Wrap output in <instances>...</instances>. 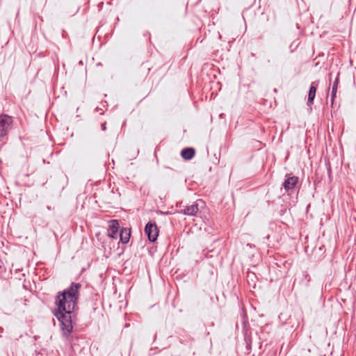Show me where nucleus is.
Wrapping results in <instances>:
<instances>
[{
  "label": "nucleus",
  "mask_w": 356,
  "mask_h": 356,
  "mask_svg": "<svg viewBox=\"0 0 356 356\" xmlns=\"http://www.w3.org/2000/svg\"><path fill=\"white\" fill-rule=\"evenodd\" d=\"M120 241L123 244L129 243L131 236V229L127 227H122L120 229Z\"/></svg>",
  "instance_id": "nucleus-7"
},
{
  "label": "nucleus",
  "mask_w": 356,
  "mask_h": 356,
  "mask_svg": "<svg viewBox=\"0 0 356 356\" xmlns=\"http://www.w3.org/2000/svg\"><path fill=\"white\" fill-rule=\"evenodd\" d=\"M195 149L192 147H186L181 150V155L186 160H190L195 156Z\"/></svg>",
  "instance_id": "nucleus-8"
},
{
  "label": "nucleus",
  "mask_w": 356,
  "mask_h": 356,
  "mask_svg": "<svg viewBox=\"0 0 356 356\" xmlns=\"http://www.w3.org/2000/svg\"><path fill=\"white\" fill-rule=\"evenodd\" d=\"M194 339L193 337L190 336L181 337L179 338V342L184 345L188 346L191 347L193 346V343Z\"/></svg>",
  "instance_id": "nucleus-10"
},
{
  "label": "nucleus",
  "mask_w": 356,
  "mask_h": 356,
  "mask_svg": "<svg viewBox=\"0 0 356 356\" xmlns=\"http://www.w3.org/2000/svg\"><path fill=\"white\" fill-rule=\"evenodd\" d=\"M108 229L107 235L108 237L116 239L118 237L120 229L119 222L117 220H111L108 222Z\"/></svg>",
  "instance_id": "nucleus-4"
},
{
  "label": "nucleus",
  "mask_w": 356,
  "mask_h": 356,
  "mask_svg": "<svg viewBox=\"0 0 356 356\" xmlns=\"http://www.w3.org/2000/svg\"><path fill=\"white\" fill-rule=\"evenodd\" d=\"M145 232L147 235L148 239L152 242H154L159 236L158 227L155 222H147L145 227Z\"/></svg>",
  "instance_id": "nucleus-3"
},
{
  "label": "nucleus",
  "mask_w": 356,
  "mask_h": 356,
  "mask_svg": "<svg viewBox=\"0 0 356 356\" xmlns=\"http://www.w3.org/2000/svg\"><path fill=\"white\" fill-rule=\"evenodd\" d=\"M47 209L48 210H52V209H54V208H52L51 206H47Z\"/></svg>",
  "instance_id": "nucleus-14"
},
{
  "label": "nucleus",
  "mask_w": 356,
  "mask_h": 356,
  "mask_svg": "<svg viewBox=\"0 0 356 356\" xmlns=\"http://www.w3.org/2000/svg\"><path fill=\"white\" fill-rule=\"evenodd\" d=\"M106 122H104L102 124V130L103 131H105L106 129Z\"/></svg>",
  "instance_id": "nucleus-13"
},
{
  "label": "nucleus",
  "mask_w": 356,
  "mask_h": 356,
  "mask_svg": "<svg viewBox=\"0 0 356 356\" xmlns=\"http://www.w3.org/2000/svg\"><path fill=\"white\" fill-rule=\"evenodd\" d=\"M246 348H247L248 349H250V344H247Z\"/></svg>",
  "instance_id": "nucleus-15"
},
{
  "label": "nucleus",
  "mask_w": 356,
  "mask_h": 356,
  "mask_svg": "<svg viewBox=\"0 0 356 356\" xmlns=\"http://www.w3.org/2000/svg\"><path fill=\"white\" fill-rule=\"evenodd\" d=\"M200 203H203L202 200H197L192 205L186 207L182 211L184 215L187 216H195L199 211Z\"/></svg>",
  "instance_id": "nucleus-5"
},
{
  "label": "nucleus",
  "mask_w": 356,
  "mask_h": 356,
  "mask_svg": "<svg viewBox=\"0 0 356 356\" xmlns=\"http://www.w3.org/2000/svg\"><path fill=\"white\" fill-rule=\"evenodd\" d=\"M338 84H339V79H338V77H337L335 81L333 83L332 88V93H331V105H332V106H333L334 98L336 97Z\"/></svg>",
  "instance_id": "nucleus-9"
},
{
  "label": "nucleus",
  "mask_w": 356,
  "mask_h": 356,
  "mask_svg": "<svg viewBox=\"0 0 356 356\" xmlns=\"http://www.w3.org/2000/svg\"><path fill=\"white\" fill-rule=\"evenodd\" d=\"M65 31H63V33H62L63 37H65Z\"/></svg>",
  "instance_id": "nucleus-16"
},
{
  "label": "nucleus",
  "mask_w": 356,
  "mask_h": 356,
  "mask_svg": "<svg viewBox=\"0 0 356 356\" xmlns=\"http://www.w3.org/2000/svg\"><path fill=\"white\" fill-rule=\"evenodd\" d=\"M13 124V119L5 114L0 115V141L3 142L10 130Z\"/></svg>",
  "instance_id": "nucleus-2"
},
{
  "label": "nucleus",
  "mask_w": 356,
  "mask_h": 356,
  "mask_svg": "<svg viewBox=\"0 0 356 356\" xmlns=\"http://www.w3.org/2000/svg\"><path fill=\"white\" fill-rule=\"evenodd\" d=\"M81 287L80 283L72 282L65 290L59 291L56 297L55 304L58 309L54 314L60 322L65 336L70 335L73 330L72 314L77 307Z\"/></svg>",
  "instance_id": "nucleus-1"
},
{
  "label": "nucleus",
  "mask_w": 356,
  "mask_h": 356,
  "mask_svg": "<svg viewBox=\"0 0 356 356\" xmlns=\"http://www.w3.org/2000/svg\"><path fill=\"white\" fill-rule=\"evenodd\" d=\"M316 86H317V83L316 82H312L311 83L309 92L316 93Z\"/></svg>",
  "instance_id": "nucleus-12"
},
{
  "label": "nucleus",
  "mask_w": 356,
  "mask_h": 356,
  "mask_svg": "<svg viewBox=\"0 0 356 356\" xmlns=\"http://www.w3.org/2000/svg\"><path fill=\"white\" fill-rule=\"evenodd\" d=\"M298 178L297 177H290L287 178L283 183V186L286 191L293 189L298 183Z\"/></svg>",
  "instance_id": "nucleus-6"
},
{
  "label": "nucleus",
  "mask_w": 356,
  "mask_h": 356,
  "mask_svg": "<svg viewBox=\"0 0 356 356\" xmlns=\"http://www.w3.org/2000/svg\"><path fill=\"white\" fill-rule=\"evenodd\" d=\"M316 97V93L314 92H309L308 93V99H307V106H312V105L314 104V98Z\"/></svg>",
  "instance_id": "nucleus-11"
}]
</instances>
